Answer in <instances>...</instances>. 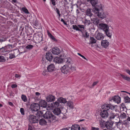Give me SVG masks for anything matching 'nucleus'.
Returning <instances> with one entry per match:
<instances>
[{"mask_svg":"<svg viewBox=\"0 0 130 130\" xmlns=\"http://www.w3.org/2000/svg\"><path fill=\"white\" fill-rule=\"evenodd\" d=\"M40 106L42 107H43L45 108L47 106V104L46 102L43 100L40 101L39 102V104Z\"/></svg>","mask_w":130,"mask_h":130,"instance_id":"nucleus-17","label":"nucleus"},{"mask_svg":"<svg viewBox=\"0 0 130 130\" xmlns=\"http://www.w3.org/2000/svg\"><path fill=\"white\" fill-rule=\"evenodd\" d=\"M9 55L10 56L9 58L11 59L14 58L15 57L14 54L12 53L10 54Z\"/></svg>","mask_w":130,"mask_h":130,"instance_id":"nucleus-46","label":"nucleus"},{"mask_svg":"<svg viewBox=\"0 0 130 130\" xmlns=\"http://www.w3.org/2000/svg\"><path fill=\"white\" fill-rule=\"evenodd\" d=\"M102 108L103 109V110L107 111L109 109L111 110L114 109L115 107L110 104H105L102 106Z\"/></svg>","mask_w":130,"mask_h":130,"instance_id":"nucleus-6","label":"nucleus"},{"mask_svg":"<svg viewBox=\"0 0 130 130\" xmlns=\"http://www.w3.org/2000/svg\"><path fill=\"white\" fill-rule=\"evenodd\" d=\"M54 113L57 115H59L61 112V110L59 108H55L53 110Z\"/></svg>","mask_w":130,"mask_h":130,"instance_id":"nucleus-24","label":"nucleus"},{"mask_svg":"<svg viewBox=\"0 0 130 130\" xmlns=\"http://www.w3.org/2000/svg\"><path fill=\"white\" fill-rule=\"evenodd\" d=\"M80 127L78 125H73L71 127V130H80Z\"/></svg>","mask_w":130,"mask_h":130,"instance_id":"nucleus-25","label":"nucleus"},{"mask_svg":"<svg viewBox=\"0 0 130 130\" xmlns=\"http://www.w3.org/2000/svg\"><path fill=\"white\" fill-rule=\"evenodd\" d=\"M109 118L111 119H112L115 118L119 119V117L118 114L112 112H111L110 114Z\"/></svg>","mask_w":130,"mask_h":130,"instance_id":"nucleus-15","label":"nucleus"},{"mask_svg":"<svg viewBox=\"0 0 130 130\" xmlns=\"http://www.w3.org/2000/svg\"><path fill=\"white\" fill-rule=\"evenodd\" d=\"M7 46H5L0 48V53L6 52H7Z\"/></svg>","mask_w":130,"mask_h":130,"instance_id":"nucleus-32","label":"nucleus"},{"mask_svg":"<svg viewBox=\"0 0 130 130\" xmlns=\"http://www.w3.org/2000/svg\"><path fill=\"white\" fill-rule=\"evenodd\" d=\"M52 52L53 54L57 55L59 54L60 52L59 49L56 47L53 48Z\"/></svg>","mask_w":130,"mask_h":130,"instance_id":"nucleus-18","label":"nucleus"},{"mask_svg":"<svg viewBox=\"0 0 130 130\" xmlns=\"http://www.w3.org/2000/svg\"><path fill=\"white\" fill-rule=\"evenodd\" d=\"M73 28L74 30L79 31H82V29H79L76 25H73Z\"/></svg>","mask_w":130,"mask_h":130,"instance_id":"nucleus-37","label":"nucleus"},{"mask_svg":"<svg viewBox=\"0 0 130 130\" xmlns=\"http://www.w3.org/2000/svg\"><path fill=\"white\" fill-rule=\"evenodd\" d=\"M46 99V101L48 102H52L54 101L55 100V98L53 95H50L47 96Z\"/></svg>","mask_w":130,"mask_h":130,"instance_id":"nucleus-14","label":"nucleus"},{"mask_svg":"<svg viewBox=\"0 0 130 130\" xmlns=\"http://www.w3.org/2000/svg\"><path fill=\"white\" fill-rule=\"evenodd\" d=\"M120 75L125 80H126L130 82V78L129 77H127L126 75H124L122 74H121Z\"/></svg>","mask_w":130,"mask_h":130,"instance_id":"nucleus-33","label":"nucleus"},{"mask_svg":"<svg viewBox=\"0 0 130 130\" xmlns=\"http://www.w3.org/2000/svg\"><path fill=\"white\" fill-rule=\"evenodd\" d=\"M104 32L107 36L110 38H111L112 32V30H110L109 29H108Z\"/></svg>","mask_w":130,"mask_h":130,"instance_id":"nucleus-23","label":"nucleus"},{"mask_svg":"<svg viewBox=\"0 0 130 130\" xmlns=\"http://www.w3.org/2000/svg\"><path fill=\"white\" fill-rule=\"evenodd\" d=\"M63 61V60L59 57H56L54 59V61L56 63H62Z\"/></svg>","mask_w":130,"mask_h":130,"instance_id":"nucleus-20","label":"nucleus"},{"mask_svg":"<svg viewBox=\"0 0 130 130\" xmlns=\"http://www.w3.org/2000/svg\"><path fill=\"white\" fill-rule=\"evenodd\" d=\"M96 118L97 119H99V122H100V123L101 124L102 123V122H101V118L100 117H99V116H97Z\"/></svg>","mask_w":130,"mask_h":130,"instance_id":"nucleus-54","label":"nucleus"},{"mask_svg":"<svg viewBox=\"0 0 130 130\" xmlns=\"http://www.w3.org/2000/svg\"><path fill=\"white\" fill-rule=\"evenodd\" d=\"M69 67L70 69V73L71 72L75 71L76 70V67L74 65H70Z\"/></svg>","mask_w":130,"mask_h":130,"instance_id":"nucleus-30","label":"nucleus"},{"mask_svg":"<svg viewBox=\"0 0 130 130\" xmlns=\"http://www.w3.org/2000/svg\"><path fill=\"white\" fill-rule=\"evenodd\" d=\"M47 33L48 35V36L49 37L51 36L52 35L51 34L49 30H47Z\"/></svg>","mask_w":130,"mask_h":130,"instance_id":"nucleus-58","label":"nucleus"},{"mask_svg":"<svg viewBox=\"0 0 130 130\" xmlns=\"http://www.w3.org/2000/svg\"><path fill=\"white\" fill-rule=\"evenodd\" d=\"M98 26L99 28L103 29L104 31H106L108 29H109V26L106 24L101 23L99 24Z\"/></svg>","mask_w":130,"mask_h":130,"instance_id":"nucleus-12","label":"nucleus"},{"mask_svg":"<svg viewBox=\"0 0 130 130\" xmlns=\"http://www.w3.org/2000/svg\"><path fill=\"white\" fill-rule=\"evenodd\" d=\"M119 117V118H120L122 119L126 118V115L125 113H121Z\"/></svg>","mask_w":130,"mask_h":130,"instance_id":"nucleus-38","label":"nucleus"},{"mask_svg":"<svg viewBox=\"0 0 130 130\" xmlns=\"http://www.w3.org/2000/svg\"><path fill=\"white\" fill-rule=\"evenodd\" d=\"M86 14L85 16H87H87H89L90 18L91 19V17L93 15V14L92 13L91 9L89 8L87 9L86 11Z\"/></svg>","mask_w":130,"mask_h":130,"instance_id":"nucleus-22","label":"nucleus"},{"mask_svg":"<svg viewBox=\"0 0 130 130\" xmlns=\"http://www.w3.org/2000/svg\"><path fill=\"white\" fill-rule=\"evenodd\" d=\"M124 102L125 103H130V98L128 97L127 96L126 97H125L124 99Z\"/></svg>","mask_w":130,"mask_h":130,"instance_id":"nucleus-40","label":"nucleus"},{"mask_svg":"<svg viewBox=\"0 0 130 130\" xmlns=\"http://www.w3.org/2000/svg\"><path fill=\"white\" fill-rule=\"evenodd\" d=\"M99 128H96L93 127H91V130H99Z\"/></svg>","mask_w":130,"mask_h":130,"instance_id":"nucleus-51","label":"nucleus"},{"mask_svg":"<svg viewBox=\"0 0 130 130\" xmlns=\"http://www.w3.org/2000/svg\"><path fill=\"white\" fill-rule=\"evenodd\" d=\"M62 72L64 74H69L70 73V69L69 66L66 64L61 68Z\"/></svg>","mask_w":130,"mask_h":130,"instance_id":"nucleus-3","label":"nucleus"},{"mask_svg":"<svg viewBox=\"0 0 130 130\" xmlns=\"http://www.w3.org/2000/svg\"><path fill=\"white\" fill-rule=\"evenodd\" d=\"M54 65L53 64L49 65L47 67V70L48 72H52L55 70Z\"/></svg>","mask_w":130,"mask_h":130,"instance_id":"nucleus-19","label":"nucleus"},{"mask_svg":"<svg viewBox=\"0 0 130 130\" xmlns=\"http://www.w3.org/2000/svg\"><path fill=\"white\" fill-rule=\"evenodd\" d=\"M8 104L10 105L11 106H14L13 103L11 102H9Z\"/></svg>","mask_w":130,"mask_h":130,"instance_id":"nucleus-64","label":"nucleus"},{"mask_svg":"<svg viewBox=\"0 0 130 130\" xmlns=\"http://www.w3.org/2000/svg\"><path fill=\"white\" fill-rule=\"evenodd\" d=\"M67 104L69 108L72 109L74 108V104L71 101H69L67 102Z\"/></svg>","mask_w":130,"mask_h":130,"instance_id":"nucleus-27","label":"nucleus"},{"mask_svg":"<svg viewBox=\"0 0 130 130\" xmlns=\"http://www.w3.org/2000/svg\"><path fill=\"white\" fill-rule=\"evenodd\" d=\"M51 2L52 5L53 6H55L56 4V2L55 0H51Z\"/></svg>","mask_w":130,"mask_h":130,"instance_id":"nucleus-50","label":"nucleus"},{"mask_svg":"<svg viewBox=\"0 0 130 130\" xmlns=\"http://www.w3.org/2000/svg\"><path fill=\"white\" fill-rule=\"evenodd\" d=\"M85 21L84 23L86 25H89L91 23V22L89 20H88V19H87V17L86 16L85 17Z\"/></svg>","mask_w":130,"mask_h":130,"instance_id":"nucleus-31","label":"nucleus"},{"mask_svg":"<svg viewBox=\"0 0 130 130\" xmlns=\"http://www.w3.org/2000/svg\"><path fill=\"white\" fill-rule=\"evenodd\" d=\"M22 10L24 11V12L26 13H28L29 12L28 10L25 8H22Z\"/></svg>","mask_w":130,"mask_h":130,"instance_id":"nucleus-44","label":"nucleus"},{"mask_svg":"<svg viewBox=\"0 0 130 130\" xmlns=\"http://www.w3.org/2000/svg\"><path fill=\"white\" fill-rule=\"evenodd\" d=\"M85 34V37L86 38H88L89 36V34L86 32Z\"/></svg>","mask_w":130,"mask_h":130,"instance_id":"nucleus-57","label":"nucleus"},{"mask_svg":"<svg viewBox=\"0 0 130 130\" xmlns=\"http://www.w3.org/2000/svg\"><path fill=\"white\" fill-rule=\"evenodd\" d=\"M91 21H92V22L95 25H98L100 24V20L98 18L94 19V20H92L91 18Z\"/></svg>","mask_w":130,"mask_h":130,"instance_id":"nucleus-26","label":"nucleus"},{"mask_svg":"<svg viewBox=\"0 0 130 130\" xmlns=\"http://www.w3.org/2000/svg\"><path fill=\"white\" fill-rule=\"evenodd\" d=\"M29 122L32 123H37L38 120L36 116L33 115H30L29 117Z\"/></svg>","mask_w":130,"mask_h":130,"instance_id":"nucleus-8","label":"nucleus"},{"mask_svg":"<svg viewBox=\"0 0 130 130\" xmlns=\"http://www.w3.org/2000/svg\"><path fill=\"white\" fill-rule=\"evenodd\" d=\"M20 111L22 115L24 114V109L23 108H21L20 109Z\"/></svg>","mask_w":130,"mask_h":130,"instance_id":"nucleus-48","label":"nucleus"},{"mask_svg":"<svg viewBox=\"0 0 130 130\" xmlns=\"http://www.w3.org/2000/svg\"><path fill=\"white\" fill-rule=\"evenodd\" d=\"M66 64H67V65L69 66L70 65H71L72 63V61L70 58H67L66 59Z\"/></svg>","mask_w":130,"mask_h":130,"instance_id":"nucleus-35","label":"nucleus"},{"mask_svg":"<svg viewBox=\"0 0 130 130\" xmlns=\"http://www.w3.org/2000/svg\"><path fill=\"white\" fill-rule=\"evenodd\" d=\"M58 101L57 102L56 101L55 102L51 104L52 106L56 108L57 107H58V108H60V103Z\"/></svg>","mask_w":130,"mask_h":130,"instance_id":"nucleus-28","label":"nucleus"},{"mask_svg":"<svg viewBox=\"0 0 130 130\" xmlns=\"http://www.w3.org/2000/svg\"><path fill=\"white\" fill-rule=\"evenodd\" d=\"M101 117L103 119H105L107 118L109 116V113L108 111L103 110L100 113Z\"/></svg>","mask_w":130,"mask_h":130,"instance_id":"nucleus-9","label":"nucleus"},{"mask_svg":"<svg viewBox=\"0 0 130 130\" xmlns=\"http://www.w3.org/2000/svg\"><path fill=\"white\" fill-rule=\"evenodd\" d=\"M78 55L82 57L83 58L85 59L86 60H88L83 55H82L81 54L79 53H78Z\"/></svg>","mask_w":130,"mask_h":130,"instance_id":"nucleus-53","label":"nucleus"},{"mask_svg":"<svg viewBox=\"0 0 130 130\" xmlns=\"http://www.w3.org/2000/svg\"><path fill=\"white\" fill-rule=\"evenodd\" d=\"M46 59L49 61H51L53 58L52 54L50 52H47L46 55Z\"/></svg>","mask_w":130,"mask_h":130,"instance_id":"nucleus-11","label":"nucleus"},{"mask_svg":"<svg viewBox=\"0 0 130 130\" xmlns=\"http://www.w3.org/2000/svg\"><path fill=\"white\" fill-rule=\"evenodd\" d=\"M61 21L63 22V23H64V24L66 25H67V22H65L62 19H61Z\"/></svg>","mask_w":130,"mask_h":130,"instance_id":"nucleus-55","label":"nucleus"},{"mask_svg":"<svg viewBox=\"0 0 130 130\" xmlns=\"http://www.w3.org/2000/svg\"><path fill=\"white\" fill-rule=\"evenodd\" d=\"M95 38L98 40H102L103 39L104 37L102 33H98L95 35Z\"/></svg>","mask_w":130,"mask_h":130,"instance_id":"nucleus-21","label":"nucleus"},{"mask_svg":"<svg viewBox=\"0 0 130 130\" xmlns=\"http://www.w3.org/2000/svg\"><path fill=\"white\" fill-rule=\"evenodd\" d=\"M98 83V82H94L92 84V86L94 87V86L95 85L97 84Z\"/></svg>","mask_w":130,"mask_h":130,"instance_id":"nucleus-61","label":"nucleus"},{"mask_svg":"<svg viewBox=\"0 0 130 130\" xmlns=\"http://www.w3.org/2000/svg\"><path fill=\"white\" fill-rule=\"evenodd\" d=\"M126 71L129 75H130V70H129L127 69L126 70Z\"/></svg>","mask_w":130,"mask_h":130,"instance_id":"nucleus-63","label":"nucleus"},{"mask_svg":"<svg viewBox=\"0 0 130 130\" xmlns=\"http://www.w3.org/2000/svg\"><path fill=\"white\" fill-rule=\"evenodd\" d=\"M33 40L37 43H40L43 40L42 36H40L38 35H34L33 36Z\"/></svg>","mask_w":130,"mask_h":130,"instance_id":"nucleus-7","label":"nucleus"},{"mask_svg":"<svg viewBox=\"0 0 130 130\" xmlns=\"http://www.w3.org/2000/svg\"><path fill=\"white\" fill-rule=\"evenodd\" d=\"M34 46L31 45H29L26 47V48L30 50L32 49L33 47Z\"/></svg>","mask_w":130,"mask_h":130,"instance_id":"nucleus-43","label":"nucleus"},{"mask_svg":"<svg viewBox=\"0 0 130 130\" xmlns=\"http://www.w3.org/2000/svg\"><path fill=\"white\" fill-rule=\"evenodd\" d=\"M56 12L58 14L59 13H60V11L59 10V9H58L57 8H56Z\"/></svg>","mask_w":130,"mask_h":130,"instance_id":"nucleus-60","label":"nucleus"},{"mask_svg":"<svg viewBox=\"0 0 130 130\" xmlns=\"http://www.w3.org/2000/svg\"><path fill=\"white\" fill-rule=\"evenodd\" d=\"M119 120V122H115V123H116L117 124H116V125H117V127H118V124H119V123H121V122H120V118H119V119H118Z\"/></svg>","mask_w":130,"mask_h":130,"instance_id":"nucleus-52","label":"nucleus"},{"mask_svg":"<svg viewBox=\"0 0 130 130\" xmlns=\"http://www.w3.org/2000/svg\"><path fill=\"white\" fill-rule=\"evenodd\" d=\"M78 28H80V29H82V30L84 28V26L82 25H78Z\"/></svg>","mask_w":130,"mask_h":130,"instance_id":"nucleus-49","label":"nucleus"},{"mask_svg":"<svg viewBox=\"0 0 130 130\" xmlns=\"http://www.w3.org/2000/svg\"><path fill=\"white\" fill-rule=\"evenodd\" d=\"M6 60L5 58L3 56L0 55V62H4Z\"/></svg>","mask_w":130,"mask_h":130,"instance_id":"nucleus-41","label":"nucleus"},{"mask_svg":"<svg viewBox=\"0 0 130 130\" xmlns=\"http://www.w3.org/2000/svg\"><path fill=\"white\" fill-rule=\"evenodd\" d=\"M109 42L107 40H104L102 41L101 42V45L105 48H107L109 45Z\"/></svg>","mask_w":130,"mask_h":130,"instance_id":"nucleus-13","label":"nucleus"},{"mask_svg":"<svg viewBox=\"0 0 130 130\" xmlns=\"http://www.w3.org/2000/svg\"><path fill=\"white\" fill-rule=\"evenodd\" d=\"M90 1V3L93 8L98 7V6L100 5L102 6H103V5H102L100 3L98 0H88Z\"/></svg>","mask_w":130,"mask_h":130,"instance_id":"nucleus-5","label":"nucleus"},{"mask_svg":"<svg viewBox=\"0 0 130 130\" xmlns=\"http://www.w3.org/2000/svg\"><path fill=\"white\" fill-rule=\"evenodd\" d=\"M57 101L60 103H63L64 104L65 103L67 102V101L66 99L61 97L58 98L57 100Z\"/></svg>","mask_w":130,"mask_h":130,"instance_id":"nucleus-29","label":"nucleus"},{"mask_svg":"<svg viewBox=\"0 0 130 130\" xmlns=\"http://www.w3.org/2000/svg\"><path fill=\"white\" fill-rule=\"evenodd\" d=\"M46 123L45 120L43 119H42L39 121V123L41 125L45 124Z\"/></svg>","mask_w":130,"mask_h":130,"instance_id":"nucleus-36","label":"nucleus"},{"mask_svg":"<svg viewBox=\"0 0 130 130\" xmlns=\"http://www.w3.org/2000/svg\"><path fill=\"white\" fill-rule=\"evenodd\" d=\"M30 109L32 111H37L40 109L39 105L37 103L32 104L31 105Z\"/></svg>","mask_w":130,"mask_h":130,"instance_id":"nucleus-4","label":"nucleus"},{"mask_svg":"<svg viewBox=\"0 0 130 130\" xmlns=\"http://www.w3.org/2000/svg\"><path fill=\"white\" fill-rule=\"evenodd\" d=\"M21 99L24 102L27 101V100L26 96L23 94H22V95Z\"/></svg>","mask_w":130,"mask_h":130,"instance_id":"nucleus-42","label":"nucleus"},{"mask_svg":"<svg viewBox=\"0 0 130 130\" xmlns=\"http://www.w3.org/2000/svg\"><path fill=\"white\" fill-rule=\"evenodd\" d=\"M103 6H102L100 5L98 6V7L93 8L92 9V12L94 13L95 16H98L102 19L106 18V15L102 11L103 10Z\"/></svg>","mask_w":130,"mask_h":130,"instance_id":"nucleus-1","label":"nucleus"},{"mask_svg":"<svg viewBox=\"0 0 130 130\" xmlns=\"http://www.w3.org/2000/svg\"><path fill=\"white\" fill-rule=\"evenodd\" d=\"M7 38L6 37H2V39H0V42L5 41L7 40Z\"/></svg>","mask_w":130,"mask_h":130,"instance_id":"nucleus-45","label":"nucleus"},{"mask_svg":"<svg viewBox=\"0 0 130 130\" xmlns=\"http://www.w3.org/2000/svg\"><path fill=\"white\" fill-rule=\"evenodd\" d=\"M17 85L15 84H12L11 86V87L12 88H15L17 87Z\"/></svg>","mask_w":130,"mask_h":130,"instance_id":"nucleus-59","label":"nucleus"},{"mask_svg":"<svg viewBox=\"0 0 130 130\" xmlns=\"http://www.w3.org/2000/svg\"><path fill=\"white\" fill-rule=\"evenodd\" d=\"M15 77L16 78L20 77H21V76L19 75H18L17 74H15Z\"/></svg>","mask_w":130,"mask_h":130,"instance_id":"nucleus-62","label":"nucleus"},{"mask_svg":"<svg viewBox=\"0 0 130 130\" xmlns=\"http://www.w3.org/2000/svg\"><path fill=\"white\" fill-rule=\"evenodd\" d=\"M112 100L114 102L117 103L118 104L120 102V98L118 96H115L112 97L110 100Z\"/></svg>","mask_w":130,"mask_h":130,"instance_id":"nucleus-16","label":"nucleus"},{"mask_svg":"<svg viewBox=\"0 0 130 130\" xmlns=\"http://www.w3.org/2000/svg\"><path fill=\"white\" fill-rule=\"evenodd\" d=\"M49 37L52 40H56V39H55V38H54V37L52 35H51V36H50Z\"/></svg>","mask_w":130,"mask_h":130,"instance_id":"nucleus-56","label":"nucleus"},{"mask_svg":"<svg viewBox=\"0 0 130 130\" xmlns=\"http://www.w3.org/2000/svg\"><path fill=\"white\" fill-rule=\"evenodd\" d=\"M113 125L112 122L107 121L105 123V126L107 129L109 130H112Z\"/></svg>","mask_w":130,"mask_h":130,"instance_id":"nucleus-10","label":"nucleus"},{"mask_svg":"<svg viewBox=\"0 0 130 130\" xmlns=\"http://www.w3.org/2000/svg\"><path fill=\"white\" fill-rule=\"evenodd\" d=\"M42 112L40 111H38L37 112L36 115L38 116H41L42 115Z\"/></svg>","mask_w":130,"mask_h":130,"instance_id":"nucleus-47","label":"nucleus"},{"mask_svg":"<svg viewBox=\"0 0 130 130\" xmlns=\"http://www.w3.org/2000/svg\"><path fill=\"white\" fill-rule=\"evenodd\" d=\"M43 117L44 118L48 119L51 121L55 119V116L52 114L51 111H49L46 112L44 114Z\"/></svg>","mask_w":130,"mask_h":130,"instance_id":"nucleus-2","label":"nucleus"},{"mask_svg":"<svg viewBox=\"0 0 130 130\" xmlns=\"http://www.w3.org/2000/svg\"><path fill=\"white\" fill-rule=\"evenodd\" d=\"M96 40L93 37H90V42L91 43H96Z\"/></svg>","mask_w":130,"mask_h":130,"instance_id":"nucleus-39","label":"nucleus"},{"mask_svg":"<svg viewBox=\"0 0 130 130\" xmlns=\"http://www.w3.org/2000/svg\"><path fill=\"white\" fill-rule=\"evenodd\" d=\"M125 93H127L128 92L125 91H121V93H120V96L121 97L123 98L124 99H125V97H126L127 96V95L125 94Z\"/></svg>","mask_w":130,"mask_h":130,"instance_id":"nucleus-34","label":"nucleus"}]
</instances>
